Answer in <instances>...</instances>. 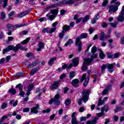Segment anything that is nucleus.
Returning <instances> with one entry per match:
<instances>
[{"label": "nucleus", "instance_id": "nucleus-1", "mask_svg": "<svg viewBox=\"0 0 124 124\" xmlns=\"http://www.w3.org/2000/svg\"><path fill=\"white\" fill-rule=\"evenodd\" d=\"M96 46H93L91 49V52L93 55H91V59L85 58L84 59L82 67V71H86V70H88V67H87V65H89V64H90V63H91L94 59H96L97 54L95 53L96 52Z\"/></svg>", "mask_w": 124, "mask_h": 124}, {"label": "nucleus", "instance_id": "nucleus-2", "mask_svg": "<svg viewBox=\"0 0 124 124\" xmlns=\"http://www.w3.org/2000/svg\"><path fill=\"white\" fill-rule=\"evenodd\" d=\"M116 1H117V0H112L111 2V4H113V3H114V5H110L108 6V13H109L110 14L115 13L119 10V6L121 5V2Z\"/></svg>", "mask_w": 124, "mask_h": 124}, {"label": "nucleus", "instance_id": "nucleus-3", "mask_svg": "<svg viewBox=\"0 0 124 124\" xmlns=\"http://www.w3.org/2000/svg\"><path fill=\"white\" fill-rule=\"evenodd\" d=\"M87 73L88 75L87 77V74L85 73L81 76V78H80V81L82 83H83V86L85 87H87L88 84L89 83V81H90V77H91V74H92V71L91 70H88Z\"/></svg>", "mask_w": 124, "mask_h": 124}, {"label": "nucleus", "instance_id": "nucleus-4", "mask_svg": "<svg viewBox=\"0 0 124 124\" xmlns=\"http://www.w3.org/2000/svg\"><path fill=\"white\" fill-rule=\"evenodd\" d=\"M90 93L91 91H90V90L83 91L82 98L78 100L79 105H81V104H82L83 101L85 103L88 101L89 100V95L90 94Z\"/></svg>", "mask_w": 124, "mask_h": 124}, {"label": "nucleus", "instance_id": "nucleus-5", "mask_svg": "<svg viewBox=\"0 0 124 124\" xmlns=\"http://www.w3.org/2000/svg\"><path fill=\"white\" fill-rule=\"evenodd\" d=\"M57 14H58V10H51L50 12L48 14H47L46 16L47 17L48 20L53 21L54 20L55 15H57Z\"/></svg>", "mask_w": 124, "mask_h": 124}, {"label": "nucleus", "instance_id": "nucleus-6", "mask_svg": "<svg viewBox=\"0 0 124 124\" xmlns=\"http://www.w3.org/2000/svg\"><path fill=\"white\" fill-rule=\"evenodd\" d=\"M61 97L60 96V94H57L54 96V98L51 99L49 101V104H52L53 102H54V104L55 105H60V98Z\"/></svg>", "mask_w": 124, "mask_h": 124}, {"label": "nucleus", "instance_id": "nucleus-7", "mask_svg": "<svg viewBox=\"0 0 124 124\" xmlns=\"http://www.w3.org/2000/svg\"><path fill=\"white\" fill-rule=\"evenodd\" d=\"M25 26H26V24L25 23L14 26H12L11 24H8L7 25V29L8 31H12L13 29H14V28H22V27H25Z\"/></svg>", "mask_w": 124, "mask_h": 124}, {"label": "nucleus", "instance_id": "nucleus-8", "mask_svg": "<svg viewBox=\"0 0 124 124\" xmlns=\"http://www.w3.org/2000/svg\"><path fill=\"white\" fill-rule=\"evenodd\" d=\"M117 19L119 22H124V6L122 7L121 12L119 14V16H118Z\"/></svg>", "mask_w": 124, "mask_h": 124}, {"label": "nucleus", "instance_id": "nucleus-9", "mask_svg": "<svg viewBox=\"0 0 124 124\" xmlns=\"http://www.w3.org/2000/svg\"><path fill=\"white\" fill-rule=\"evenodd\" d=\"M39 105L36 104V107H33L31 108V113H33L34 114H37L38 113V110H39Z\"/></svg>", "mask_w": 124, "mask_h": 124}, {"label": "nucleus", "instance_id": "nucleus-10", "mask_svg": "<svg viewBox=\"0 0 124 124\" xmlns=\"http://www.w3.org/2000/svg\"><path fill=\"white\" fill-rule=\"evenodd\" d=\"M75 1H78V0H63L61 1L62 4H73Z\"/></svg>", "mask_w": 124, "mask_h": 124}, {"label": "nucleus", "instance_id": "nucleus-11", "mask_svg": "<svg viewBox=\"0 0 124 124\" xmlns=\"http://www.w3.org/2000/svg\"><path fill=\"white\" fill-rule=\"evenodd\" d=\"M107 38H110V35H105V33L104 32H101V35L100 36L99 40L101 41H103V40L105 39H107Z\"/></svg>", "mask_w": 124, "mask_h": 124}, {"label": "nucleus", "instance_id": "nucleus-12", "mask_svg": "<svg viewBox=\"0 0 124 124\" xmlns=\"http://www.w3.org/2000/svg\"><path fill=\"white\" fill-rule=\"evenodd\" d=\"M75 115H76V112H73L72 115V124H78V121L76 120V116Z\"/></svg>", "mask_w": 124, "mask_h": 124}, {"label": "nucleus", "instance_id": "nucleus-13", "mask_svg": "<svg viewBox=\"0 0 124 124\" xmlns=\"http://www.w3.org/2000/svg\"><path fill=\"white\" fill-rule=\"evenodd\" d=\"M102 98H100L99 99V102L98 103V106L99 107V106H101V105H103L104 104V103L105 101H107L108 100V97H105L104 98V100H101Z\"/></svg>", "mask_w": 124, "mask_h": 124}, {"label": "nucleus", "instance_id": "nucleus-14", "mask_svg": "<svg viewBox=\"0 0 124 124\" xmlns=\"http://www.w3.org/2000/svg\"><path fill=\"white\" fill-rule=\"evenodd\" d=\"M38 48H37V52H40L42 49H44V46H45V45L44 43H43L42 42H40L39 44H38Z\"/></svg>", "mask_w": 124, "mask_h": 124}, {"label": "nucleus", "instance_id": "nucleus-15", "mask_svg": "<svg viewBox=\"0 0 124 124\" xmlns=\"http://www.w3.org/2000/svg\"><path fill=\"white\" fill-rule=\"evenodd\" d=\"M34 87V85L33 84H30L29 85L28 87V90L26 93V95L27 96H29L30 94H31V92L32 90V88Z\"/></svg>", "mask_w": 124, "mask_h": 124}, {"label": "nucleus", "instance_id": "nucleus-16", "mask_svg": "<svg viewBox=\"0 0 124 124\" xmlns=\"http://www.w3.org/2000/svg\"><path fill=\"white\" fill-rule=\"evenodd\" d=\"M71 84L74 87H79V79L77 78L73 79L71 82Z\"/></svg>", "mask_w": 124, "mask_h": 124}, {"label": "nucleus", "instance_id": "nucleus-17", "mask_svg": "<svg viewBox=\"0 0 124 124\" xmlns=\"http://www.w3.org/2000/svg\"><path fill=\"white\" fill-rule=\"evenodd\" d=\"M11 50L14 51V52H18L20 47V44H17L16 46H10Z\"/></svg>", "mask_w": 124, "mask_h": 124}, {"label": "nucleus", "instance_id": "nucleus-18", "mask_svg": "<svg viewBox=\"0 0 124 124\" xmlns=\"http://www.w3.org/2000/svg\"><path fill=\"white\" fill-rule=\"evenodd\" d=\"M114 65H115V63H113V64H109L108 65V71H109V72H110V73H112V72L114 71Z\"/></svg>", "mask_w": 124, "mask_h": 124}, {"label": "nucleus", "instance_id": "nucleus-19", "mask_svg": "<svg viewBox=\"0 0 124 124\" xmlns=\"http://www.w3.org/2000/svg\"><path fill=\"white\" fill-rule=\"evenodd\" d=\"M73 66L76 67L78 64H79V57H77L73 60Z\"/></svg>", "mask_w": 124, "mask_h": 124}, {"label": "nucleus", "instance_id": "nucleus-20", "mask_svg": "<svg viewBox=\"0 0 124 124\" xmlns=\"http://www.w3.org/2000/svg\"><path fill=\"white\" fill-rule=\"evenodd\" d=\"M60 85V82L58 81H55L51 86V89L53 90L54 89H58L59 85Z\"/></svg>", "mask_w": 124, "mask_h": 124}, {"label": "nucleus", "instance_id": "nucleus-21", "mask_svg": "<svg viewBox=\"0 0 124 124\" xmlns=\"http://www.w3.org/2000/svg\"><path fill=\"white\" fill-rule=\"evenodd\" d=\"M100 16L99 14L95 15L93 20L91 21L92 24H95L98 19H99Z\"/></svg>", "mask_w": 124, "mask_h": 124}, {"label": "nucleus", "instance_id": "nucleus-22", "mask_svg": "<svg viewBox=\"0 0 124 124\" xmlns=\"http://www.w3.org/2000/svg\"><path fill=\"white\" fill-rule=\"evenodd\" d=\"M70 30V26L67 25H65L62 27V32H66V31H68Z\"/></svg>", "mask_w": 124, "mask_h": 124}, {"label": "nucleus", "instance_id": "nucleus-23", "mask_svg": "<svg viewBox=\"0 0 124 124\" xmlns=\"http://www.w3.org/2000/svg\"><path fill=\"white\" fill-rule=\"evenodd\" d=\"M57 60V57H54L51 58L49 61H48V65L50 66H52L53 64H54V62Z\"/></svg>", "mask_w": 124, "mask_h": 124}, {"label": "nucleus", "instance_id": "nucleus-24", "mask_svg": "<svg viewBox=\"0 0 124 124\" xmlns=\"http://www.w3.org/2000/svg\"><path fill=\"white\" fill-rule=\"evenodd\" d=\"M40 63V61H36L32 62V63L29 65V67H33V66H35L37 65V64H39Z\"/></svg>", "mask_w": 124, "mask_h": 124}, {"label": "nucleus", "instance_id": "nucleus-25", "mask_svg": "<svg viewBox=\"0 0 124 124\" xmlns=\"http://www.w3.org/2000/svg\"><path fill=\"white\" fill-rule=\"evenodd\" d=\"M111 90V86H108L106 89H105L102 92V94L105 95L108 93V92Z\"/></svg>", "mask_w": 124, "mask_h": 124}, {"label": "nucleus", "instance_id": "nucleus-26", "mask_svg": "<svg viewBox=\"0 0 124 124\" xmlns=\"http://www.w3.org/2000/svg\"><path fill=\"white\" fill-rule=\"evenodd\" d=\"M98 121V119L97 117H95L92 121H88L86 124H96V121Z\"/></svg>", "mask_w": 124, "mask_h": 124}, {"label": "nucleus", "instance_id": "nucleus-27", "mask_svg": "<svg viewBox=\"0 0 124 124\" xmlns=\"http://www.w3.org/2000/svg\"><path fill=\"white\" fill-rule=\"evenodd\" d=\"M76 46H78V47H79V46H82V42H81L79 37L76 38Z\"/></svg>", "mask_w": 124, "mask_h": 124}, {"label": "nucleus", "instance_id": "nucleus-28", "mask_svg": "<svg viewBox=\"0 0 124 124\" xmlns=\"http://www.w3.org/2000/svg\"><path fill=\"white\" fill-rule=\"evenodd\" d=\"M28 13H29V12L28 11L23 12V13L19 14L17 16V17H18V18H22V17H24V16H26V15H28Z\"/></svg>", "mask_w": 124, "mask_h": 124}, {"label": "nucleus", "instance_id": "nucleus-29", "mask_svg": "<svg viewBox=\"0 0 124 124\" xmlns=\"http://www.w3.org/2000/svg\"><path fill=\"white\" fill-rule=\"evenodd\" d=\"M73 66V65L72 64H71L70 65H63L62 66V69H65L66 68L67 70H68V69L71 68Z\"/></svg>", "mask_w": 124, "mask_h": 124}, {"label": "nucleus", "instance_id": "nucleus-30", "mask_svg": "<svg viewBox=\"0 0 124 124\" xmlns=\"http://www.w3.org/2000/svg\"><path fill=\"white\" fill-rule=\"evenodd\" d=\"M8 93H11V94H16L17 92L16 91V90L15 89L11 88L9 90Z\"/></svg>", "mask_w": 124, "mask_h": 124}, {"label": "nucleus", "instance_id": "nucleus-31", "mask_svg": "<svg viewBox=\"0 0 124 124\" xmlns=\"http://www.w3.org/2000/svg\"><path fill=\"white\" fill-rule=\"evenodd\" d=\"M38 71V69L37 68H34L31 69V75L33 76Z\"/></svg>", "mask_w": 124, "mask_h": 124}, {"label": "nucleus", "instance_id": "nucleus-32", "mask_svg": "<svg viewBox=\"0 0 124 124\" xmlns=\"http://www.w3.org/2000/svg\"><path fill=\"white\" fill-rule=\"evenodd\" d=\"M9 51H11L10 46H8L5 49L3 50V54H4L6 53H7V52H9Z\"/></svg>", "mask_w": 124, "mask_h": 124}, {"label": "nucleus", "instance_id": "nucleus-33", "mask_svg": "<svg viewBox=\"0 0 124 124\" xmlns=\"http://www.w3.org/2000/svg\"><path fill=\"white\" fill-rule=\"evenodd\" d=\"M107 68V66L106 64H103L101 68V71L102 73H104L105 72V69Z\"/></svg>", "mask_w": 124, "mask_h": 124}, {"label": "nucleus", "instance_id": "nucleus-34", "mask_svg": "<svg viewBox=\"0 0 124 124\" xmlns=\"http://www.w3.org/2000/svg\"><path fill=\"white\" fill-rule=\"evenodd\" d=\"M99 57L101 60H103V59L105 58V54H104L103 52L101 50H100Z\"/></svg>", "mask_w": 124, "mask_h": 124}, {"label": "nucleus", "instance_id": "nucleus-35", "mask_svg": "<svg viewBox=\"0 0 124 124\" xmlns=\"http://www.w3.org/2000/svg\"><path fill=\"white\" fill-rule=\"evenodd\" d=\"M76 74L75 73V71H72L69 74L70 79H72L74 77H75Z\"/></svg>", "mask_w": 124, "mask_h": 124}, {"label": "nucleus", "instance_id": "nucleus-36", "mask_svg": "<svg viewBox=\"0 0 124 124\" xmlns=\"http://www.w3.org/2000/svg\"><path fill=\"white\" fill-rule=\"evenodd\" d=\"M16 89L18 88L19 91H23V85L21 83H19L16 85Z\"/></svg>", "mask_w": 124, "mask_h": 124}, {"label": "nucleus", "instance_id": "nucleus-37", "mask_svg": "<svg viewBox=\"0 0 124 124\" xmlns=\"http://www.w3.org/2000/svg\"><path fill=\"white\" fill-rule=\"evenodd\" d=\"M31 38H27L26 40L23 41L21 42V44H23V45H25L27 44V43H28L29 41H30Z\"/></svg>", "mask_w": 124, "mask_h": 124}, {"label": "nucleus", "instance_id": "nucleus-38", "mask_svg": "<svg viewBox=\"0 0 124 124\" xmlns=\"http://www.w3.org/2000/svg\"><path fill=\"white\" fill-rule=\"evenodd\" d=\"M72 44V41L71 39H69L67 43L64 45V46H65V47H67L68 45H71Z\"/></svg>", "mask_w": 124, "mask_h": 124}, {"label": "nucleus", "instance_id": "nucleus-39", "mask_svg": "<svg viewBox=\"0 0 124 124\" xmlns=\"http://www.w3.org/2000/svg\"><path fill=\"white\" fill-rule=\"evenodd\" d=\"M56 30H57V28H51L49 31V32H47V33H53V32H55V31H56Z\"/></svg>", "mask_w": 124, "mask_h": 124}, {"label": "nucleus", "instance_id": "nucleus-40", "mask_svg": "<svg viewBox=\"0 0 124 124\" xmlns=\"http://www.w3.org/2000/svg\"><path fill=\"white\" fill-rule=\"evenodd\" d=\"M88 37V34L87 33H82L80 35V38H86Z\"/></svg>", "mask_w": 124, "mask_h": 124}, {"label": "nucleus", "instance_id": "nucleus-41", "mask_svg": "<svg viewBox=\"0 0 124 124\" xmlns=\"http://www.w3.org/2000/svg\"><path fill=\"white\" fill-rule=\"evenodd\" d=\"M6 107H7V103H3L1 105V108L2 109H5V108H6Z\"/></svg>", "mask_w": 124, "mask_h": 124}, {"label": "nucleus", "instance_id": "nucleus-42", "mask_svg": "<svg viewBox=\"0 0 124 124\" xmlns=\"http://www.w3.org/2000/svg\"><path fill=\"white\" fill-rule=\"evenodd\" d=\"M3 8H4V7H6V6H7V2L8 1V0H3Z\"/></svg>", "mask_w": 124, "mask_h": 124}, {"label": "nucleus", "instance_id": "nucleus-43", "mask_svg": "<svg viewBox=\"0 0 124 124\" xmlns=\"http://www.w3.org/2000/svg\"><path fill=\"white\" fill-rule=\"evenodd\" d=\"M90 18H89V16H85V18H83L82 19V22L83 23H86V22H87V21H88Z\"/></svg>", "mask_w": 124, "mask_h": 124}, {"label": "nucleus", "instance_id": "nucleus-44", "mask_svg": "<svg viewBox=\"0 0 124 124\" xmlns=\"http://www.w3.org/2000/svg\"><path fill=\"white\" fill-rule=\"evenodd\" d=\"M39 21H40V22H45L46 21H47V18L42 17V18L39 19Z\"/></svg>", "mask_w": 124, "mask_h": 124}, {"label": "nucleus", "instance_id": "nucleus-45", "mask_svg": "<svg viewBox=\"0 0 124 124\" xmlns=\"http://www.w3.org/2000/svg\"><path fill=\"white\" fill-rule=\"evenodd\" d=\"M1 18L2 20H4V19L5 18V13H4V12H2L1 13Z\"/></svg>", "mask_w": 124, "mask_h": 124}, {"label": "nucleus", "instance_id": "nucleus-46", "mask_svg": "<svg viewBox=\"0 0 124 124\" xmlns=\"http://www.w3.org/2000/svg\"><path fill=\"white\" fill-rule=\"evenodd\" d=\"M108 4V0H104L102 4V6H106V5H107V4Z\"/></svg>", "mask_w": 124, "mask_h": 124}, {"label": "nucleus", "instance_id": "nucleus-47", "mask_svg": "<svg viewBox=\"0 0 124 124\" xmlns=\"http://www.w3.org/2000/svg\"><path fill=\"white\" fill-rule=\"evenodd\" d=\"M113 120L114 121V122H118V121L119 120V116H117V115H114L113 116Z\"/></svg>", "mask_w": 124, "mask_h": 124}, {"label": "nucleus", "instance_id": "nucleus-48", "mask_svg": "<svg viewBox=\"0 0 124 124\" xmlns=\"http://www.w3.org/2000/svg\"><path fill=\"white\" fill-rule=\"evenodd\" d=\"M19 49L20 50H22V51H27L28 50V49L26 48L24 46H21V45H20Z\"/></svg>", "mask_w": 124, "mask_h": 124}, {"label": "nucleus", "instance_id": "nucleus-49", "mask_svg": "<svg viewBox=\"0 0 124 124\" xmlns=\"http://www.w3.org/2000/svg\"><path fill=\"white\" fill-rule=\"evenodd\" d=\"M23 112L24 113L26 112H30V108H25L23 109Z\"/></svg>", "mask_w": 124, "mask_h": 124}, {"label": "nucleus", "instance_id": "nucleus-50", "mask_svg": "<svg viewBox=\"0 0 124 124\" xmlns=\"http://www.w3.org/2000/svg\"><path fill=\"white\" fill-rule=\"evenodd\" d=\"M120 53H117L114 54L113 56V59H117V58L119 57V56H120Z\"/></svg>", "mask_w": 124, "mask_h": 124}, {"label": "nucleus", "instance_id": "nucleus-51", "mask_svg": "<svg viewBox=\"0 0 124 124\" xmlns=\"http://www.w3.org/2000/svg\"><path fill=\"white\" fill-rule=\"evenodd\" d=\"M109 25L112 28H116L117 27V23H110Z\"/></svg>", "mask_w": 124, "mask_h": 124}, {"label": "nucleus", "instance_id": "nucleus-52", "mask_svg": "<svg viewBox=\"0 0 124 124\" xmlns=\"http://www.w3.org/2000/svg\"><path fill=\"white\" fill-rule=\"evenodd\" d=\"M89 31L90 34H92V33H93V31H94V29L91 27L89 28Z\"/></svg>", "mask_w": 124, "mask_h": 124}, {"label": "nucleus", "instance_id": "nucleus-53", "mask_svg": "<svg viewBox=\"0 0 124 124\" xmlns=\"http://www.w3.org/2000/svg\"><path fill=\"white\" fill-rule=\"evenodd\" d=\"M24 95L25 92H23V90L20 91V92L19 93L18 95H20V96H22V97H23Z\"/></svg>", "mask_w": 124, "mask_h": 124}, {"label": "nucleus", "instance_id": "nucleus-54", "mask_svg": "<svg viewBox=\"0 0 124 124\" xmlns=\"http://www.w3.org/2000/svg\"><path fill=\"white\" fill-rule=\"evenodd\" d=\"M16 119L17 120H21V119H22V116L20 114H17L16 117Z\"/></svg>", "mask_w": 124, "mask_h": 124}, {"label": "nucleus", "instance_id": "nucleus-55", "mask_svg": "<svg viewBox=\"0 0 124 124\" xmlns=\"http://www.w3.org/2000/svg\"><path fill=\"white\" fill-rule=\"evenodd\" d=\"M79 111L80 113H82L85 111V108L84 107H82L80 108H79Z\"/></svg>", "mask_w": 124, "mask_h": 124}, {"label": "nucleus", "instance_id": "nucleus-56", "mask_svg": "<svg viewBox=\"0 0 124 124\" xmlns=\"http://www.w3.org/2000/svg\"><path fill=\"white\" fill-rule=\"evenodd\" d=\"M83 19V18L82 17H80L78 19L76 20V23L77 24H79V23H80L82 20Z\"/></svg>", "mask_w": 124, "mask_h": 124}, {"label": "nucleus", "instance_id": "nucleus-57", "mask_svg": "<svg viewBox=\"0 0 124 124\" xmlns=\"http://www.w3.org/2000/svg\"><path fill=\"white\" fill-rule=\"evenodd\" d=\"M48 29H49V28H48L44 29L42 30L43 32H44V33L47 32V33H48V32H49V31L48 30Z\"/></svg>", "mask_w": 124, "mask_h": 124}, {"label": "nucleus", "instance_id": "nucleus-58", "mask_svg": "<svg viewBox=\"0 0 124 124\" xmlns=\"http://www.w3.org/2000/svg\"><path fill=\"white\" fill-rule=\"evenodd\" d=\"M65 33V32H62V31L61 33H60L59 35V37L60 38H62L63 37V34Z\"/></svg>", "mask_w": 124, "mask_h": 124}, {"label": "nucleus", "instance_id": "nucleus-59", "mask_svg": "<svg viewBox=\"0 0 124 124\" xmlns=\"http://www.w3.org/2000/svg\"><path fill=\"white\" fill-rule=\"evenodd\" d=\"M16 76L18 77H23V73L22 72L17 73L16 74Z\"/></svg>", "mask_w": 124, "mask_h": 124}, {"label": "nucleus", "instance_id": "nucleus-60", "mask_svg": "<svg viewBox=\"0 0 124 124\" xmlns=\"http://www.w3.org/2000/svg\"><path fill=\"white\" fill-rule=\"evenodd\" d=\"M108 57L109 59H114V56L112 55V54L111 53H108Z\"/></svg>", "mask_w": 124, "mask_h": 124}, {"label": "nucleus", "instance_id": "nucleus-61", "mask_svg": "<svg viewBox=\"0 0 124 124\" xmlns=\"http://www.w3.org/2000/svg\"><path fill=\"white\" fill-rule=\"evenodd\" d=\"M58 24H59V22H58V21H56L52 24V26L53 28H55V27H57V26H58Z\"/></svg>", "mask_w": 124, "mask_h": 124}, {"label": "nucleus", "instance_id": "nucleus-62", "mask_svg": "<svg viewBox=\"0 0 124 124\" xmlns=\"http://www.w3.org/2000/svg\"><path fill=\"white\" fill-rule=\"evenodd\" d=\"M14 39V38H13V37L10 36V37H8V41L9 42L12 41V40H13Z\"/></svg>", "mask_w": 124, "mask_h": 124}, {"label": "nucleus", "instance_id": "nucleus-63", "mask_svg": "<svg viewBox=\"0 0 124 124\" xmlns=\"http://www.w3.org/2000/svg\"><path fill=\"white\" fill-rule=\"evenodd\" d=\"M65 105H70V103H71V101L70 100H67L65 102Z\"/></svg>", "mask_w": 124, "mask_h": 124}, {"label": "nucleus", "instance_id": "nucleus-64", "mask_svg": "<svg viewBox=\"0 0 124 124\" xmlns=\"http://www.w3.org/2000/svg\"><path fill=\"white\" fill-rule=\"evenodd\" d=\"M104 115V113H98L96 114L97 117H102Z\"/></svg>", "mask_w": 124, "mask_h": 124}]
</instances>
